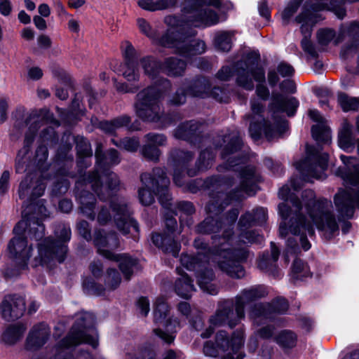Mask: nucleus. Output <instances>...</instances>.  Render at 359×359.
<instances>
[{
  "instance_id": "obj_33",
  "label": "nucleus",
  "mask_w": 359,
  "mask_h": 359,
  "mask_svg": "<svg viewBox=\"0 0 359 359\" xmlns=\"http://www.w3.org/2000/svg\"><path fill=\"white\" fill-rule=\"evenodd\" d=\"M79 198L81 212L88 218L94 220L95 217V215L94 213L95 199L93 195L88 191H83L81 193Z\"/></svg>"
},
{
  "instance_id": "obj_56",
  "label": "nucleus",
  "mask_w": 359,
  "mask_h": 359,
  "mask_svg": "<svg viewBox=\"0 0 359 359\" xmlns=\"http://www.w3.org/2000/svg\"><path fill=\"white\" fill-rule=\"evenodd\" d=\"M177 210L187 215H190L195 212L193 204L187 201L180 202L177 204Z\"/></svg>"
},
{
  "instance_id": "obj_7",
  "label": "nucleus",
  "mask_w": 359,
  "mask_h": 359,
  "mask_svg": "<svg viewBox=\"0 0 359 359\" xmlns=\"http://www.w3.org/2000/svg\"><path fill=\"white\" fill-rule=\"evenodd\" d=\"M266 294L264 287L261 285L252 286L244 289L236 297L235 311L231 301H226L221 304L215 314L210 318V326L202 332V338H209L214 332L215 327L227 324L230 327L238 325L245 318V306L246 304L255 301Z\"/></svg>"
},
{
  "instance_id": "obj_35",
  "label": "nucleus",
  "mask_w": 359,
  "mask_h": 359,
  "mask_svg": "<svg viewBox=\"0 0 359 359\" xmlns=\"http://www.w3.org/2000/svg\"><path fill=\"white\" fill-rule=\"evenodd\" d=\"M177 0H137V4L142 9L149 11H156L174 6Z\"/></svg>"
},
{
  "instance_id": "obj_45",
  "label": "nucleus",
  "mask_w": 359,
  "mask_h": 359,
  "mask_svg": "<svg viewBox=\"0 0 359 359\" xmlns=\"http://www.w3.org/2000/svg\"><path fill=\"white\" fill-rule=\"evenodd\" d=\"M339 102L344 111H356L359 109V98L351 97L345 94H340L338 97Z\"/></svg>"
},
{
  "instance_id": "obj_63",
  "label": "nucleus",
  "mask_w": 359,
  "mask_h": 359,
  "mask_svg": "<svg viewBox=\"0 0 359 359\" xmlns=\"http://www.w3.org/2000/svg\"><path fill=\"white\" fill-rule=\"evenodd\" d=\"M46 188V185L43 182V180L40 179L36 182V185L33 188L32 195L33 197L38 198L43 195L44 190Z\"/></svg>"
},
{
  "instance_id": "obj_59",
  "label": "nucleus",
  "mask_w": 359,
  "mask_h": 359,
  "mask_svg": "<svg viewBox=\"0 0 359 359\" xmlns=\"http://www.w3.org/2000/svg\"><path fill=\"white\" fill-rule=\"evenodd\" d=\"M258 10L259 15L266 20H269L271 17V12L266 0H261L259 2Z\"/></svg>"
},
{
  "instance_id": "obj_26",
  "label": "nucleus",
  "mask_w": 359,
  "mask_h": 359,
  "mask_svg": "<svg viewBox=\"0 0 359 359\" xmlns=\"http://www.w3.org/2000/svg\"><path fill=\"white\" fill-rule=\"evenodd\" d=\"M50 334V327L45 323L34 325L30 330L27 338V349H37L43 346Z\"/></svg>"
},
{
  "instance_id": "obj_20",
  "label": "nucleus",
  "mask_w": 359,
  "mask_h": 359,
  "mask_svg": "<svg viewBox=\"0 0 359 359\" xmlns=\"http://www.w3.org/2000/svg\"><path fill=\"white\" fill-rule=\"evenodd\" d=\"M111 208L114 214V222L118 229L124 235L131 233L133 238L136 240L139 226L137 222L130 217V212L125 201L114 198L111 202Z\"/></svg>"
},
{
  "instance_id": "obj_55",
  "label": "nucleus",
  "mask_w": 359,
  "mask_h": 359,
  "mask_svg": "<svg viewBox=\"0 0 359 359\" xmlns=\"http://www.w3.org/2000/svg\"><path fill=\"white\" fill-rule=\"evenodd\" d=\"M77 229L79 233L87 241L91 238L89 224L86 221H81L77 224Z\"/></svg>"
},
{
  "instance_id": "obj_3",
  "label": "nucleus",
  "mask_w": 359,
  "mask_h": 359,
  "mask_svg": "<svg viewBox=\"0 0 359 359\" xmlns=\"http://www.w3.org/2000/svg\"><path fill=\"white\" fill-rule=\"evenodd\" d=\"M182 12V18L168 15L164 18L168 29L161 37H158L157 32L145 19L137 18V25L140 32L156 44L171 48L175 53L189 58L202 54L206 50L203 41L194 38L196 32L191 27L216 25L219 22V16L216 12L208 8L205 0H185Z\"/></svg>"
},
{
  "instance_id": "obj_37",
  "label": "nucleus",
  "mask_w": 359,
  "mask_h": 359,
  "mask_svg": "<svg viewBox=\"0 0 359 359\" xmlns=\"http://www.w3.org/2000/svg\"><path fill=\"white\" fill-rule=\"evenodd\" d=\"M317 40L321 46H327L332 41L334 45H338L342 41V36H337L334 29L325 28L318 31Z\"/></svg>"
},
{
  "instance_id": "obj_24",
  "label": "nucleus",
  "mask_w": 359,
  "mask_h": 359,
  "mask_svg": "<svg viewBox=\"0 0 359 359\" xmlns=\"http://www.w3.org/2000/svg\"><path fill=\"white\" fill-rule=\"evenodd\" d=\"M288 309V303L284 298L276 299L272 304H255L250 312V317L254 323L258 324L260 319L271 318V313H284Z\"/></svg>"
},
{
  "instance_id": "obj_6",
  "label": "nucleus",
  "mask_w": 359,
  "mask_h": 359,
  "mask_svg": "<svg viewBox=\"0 0 359 359\" xmlns=\"http://www.w3.org/2000/svg\"><path fill=\"white\" fill-rule=\"evenodd\" d=\"M48 217L47 210L43 201H39L34 212L28 215L24 212L23 219L13 229L15 236L8 245V251L20 267L25 269L27 261L31 257L32 247L28 246L27 236L36 241L41 239L44 235L45 227L41 222L43 218Z\"/></svg>"
},
{
  "instance_id": "obj_27",
  "label": "nucleus",
  "mask_w": 359,
  "mask_h": 359,
  "mask_svg": "<svg viewBox=\"0 0 359 359\" xmlns=\"http://www.w3.org/2000/svg\"><path fill=\"white\" fill-rule=\"evenodd\" d=\"M309 116L313 121L317 123L311 128L313 137L318 142H328L331 137L330 130L325 123V118L316 109H310Z\"/></svg>"
},
{
  "instance_id": "obj_21",
  "label": "nucleus",
  "mask_w": 359,
  "mask_h": 359,
  "mask_svg": "<svg viewBox=\"0 0 359 359\" xmlns=\"http://www.w3.org/2000/svg\"><path fill=\"white\" fill-rule=\"evenodd\" d=\"M264 83L265 72L257 62H240L236 65V83L247 90L254 88V82Z\"/></svg>"
},
{
  "instance_id": "obj_36",
  "label": "nucleus",
  "mask_w": 359,
  "mask_h": 359,
  "mask_svg": "<svg viewBox=\"0 0 359 359\" xmlns=\"http://www.w3.org/2000/svg\"><path fill=\"white\" fill-rule=\"evenodd\" d=\"M199 130V125L197 122L191 121L181 124L175 131V137L177 139L190 140Z\"/></svg>"
},
{
  "instance_id": "obj_43",
  "label": "nucleus",
  "mask_w": 359,
  "mask_h": 359,
  "mask_svg": "<svg viewBox=\"0 0 359 359\" xmlns=\"http://www.w3.org/2000/svg\"><path fill=\"white\" fill-rule=\"evenodd\" d=\"M121 51L124 59V62L129 64L137 61V52L133 44L128 41H124L121 44Z\"/></svg>"
},
{
  "instance_id": "obj_62",
  "label": "nucleus",
  "mask_w": 359,
  "mask_h": 359,
  "mask_svg": "<svg viewBox=\"0 0 359 359\" xmlns=\"http://www.w3.org/2000/svg\"><path fill=\"white\" fill-rule=\"evenodd\" d=\"M257 95L264 100H266L270 95L268 88L262 83H259L256 87Z\"/></svg>"
},
{
  "instance_id": "obj_60",
  "label": "nucleus",
  "mask_w": 359,
  "mask_h": 359,
  "mask_svg": "<svg viewBox=\"0 0 359 359\" xmlns=\"http://www.w3.org/2000/svg\"><path fill=\"white\" fill-rule=\"evenodd\" d=\"M233 75L231 69L229 67H223L217 72L216 76L221 81H228Z\"/></svg>"
},
{
  "instance_id": "obj_64",
  "label": "nucleus",
  "mask_w": 359,
  "mask_h": 359,
  "mask_svg": "<svg viewBox=\"0 0 359 359\" xmlns=\"http://www.w3.org/2000/svg\"><path fill=\"white\" fill-rule=\"evenodd\" d=\"M12 11V5L10 0H0V13L8 16Z\"/></svg>"
},
{
  "instance_id": "obj_46",
  "label": "nucleus",
  "mask_w": 359,
  "mask_h": 359,
  "mask_svg": "<svg viewBox=\"0 0 359 359\" xmlns=\"http://www.w3.org/2000/svg\"><path fill=\"white\" fill-rule=\"evenodd\" d=\"M214 156L215 155L211 150L206 149L203 151L196 163L198 170L202 171L208 169L212 165Z\"/></svg>"
},
{
  "instance_id": "obj_2",
  "label": "nucleus",
  "mask_w": 359,
  "mask_h": 359,
  "mask_svg": "<svg viewBox=\"0 0 359 359\" xmlns=\"http://www.w3.org/2000/svg\"><path fill=\"white\" fill-rule=\"evenodd\" d=\"M290 186H283L278 192L280 198L290 202L292 208L285 202L278 205V214L282 221L279 226L280 237H286L291 233L286 243L285 261L289 262L290 255H297L301 252V248L304 251L310 249L311 243L307 237H311L315 233L314 226L324 231L328 238L339 232V226L332 213L331 201L327 199H316L315 193L311 189L303 191L302 199L294 198L291 193L297 191L302 186L301 178L292 177Z\"/></svg>"
},
{
  "instance_id": "obj_47",
  "label": "nucleus",
  "mask_w": 359,
  "mask_h": 359,
  "mask_svg": "<svg viewBox=\"0 0 359 359\" xmlns=\"http://www.w3.org/2000/svg\"><path fill=\"white\" fill-rule=\"evenodd\" d=\"M176 167H184L193 158V154L189 151L175 150L172 153Z\"/></svg>"
},
{
  "instance_id": "obj_15",
  "label": "nucleus",
  "mask_w": 359,
  "mask_h": 359,
  "mask_svg": "<svg viewBox=\"0 0 359 359\" xmlns=\"http://www.w3.org/2000/svg\"><path fill=\"white\" fill-rule=\"evenodd\" d=\"M55 234L58 240L54 241L47 238L39 243V260L36 259L37 263L35 266L48 264L54 261L61 263L65 260L67 252L65 242L70 239V228L65 224H59L55 230Z\"/></svg>"
},
{
  "instance_id": "obj_14",
  "label": "nucleus",
  "mask_w": 359,
  "mask_h": 359,
  "mask_svg": "<svg viewBox=\"0 0 359 359\" xmlns=\"http://www.w3.org/2000/svg\"><path fill=\"white\" fill-rule=\"evenodd\" d=\"M12 116L14 119V124L11 130V136L13 138L19 137L24 128L27 127L25 139L27 145L33 142L34 135L41 125L50 117L49 111L46 109H34L25 114L24 107L17 108Z\"/></svg>"
},
{
  "instance_id": "obj_18",
  "label": "nucleus",
  "mask_w": 359,
  "mask_h": 359,
  "mask_svg": "<svg viewBox=\"0 0 359 359\" xmlns=\"http://www.w3.org/2000/svg\"><path fill=\"white\" fill-rule=\"evenodd\" d=\"M306 154L305 159L294 164L304 180L310 181L311 178L324 179L327 168L328 155L317 151L313 147H307Z\"/></svg>"
},
{
  "instance_id": "obj_41",
  "label": "nucleus",
  "mask_w": 359,
  "mask_h": 359,
  "mask_svg": "<svg viewBox=\"0 0 359 359\" xmlns=\"http://www.w3.org/2000/svg\"><path fill=\"white\" fill-rule=\"evenodd\" d=\"M121 72L123 77L128 81H138L140 79V72L137 62L131 63L123 62L121 66Z\"/></svg>"
},
{
  "instance_id": "obj_16",
  "label": "nucleus",
  "mask_w": 359,
  "mask_h": 359,
  "mask_svg": "<svg viewBox=\"0 0 359 359\" xmlns=\"http://www.w3.org/2000/svg\"><path fill=\"white\" fill-rule=\"evenodd\" d=\"M267 218V210L264 208H257L252 212H247L242 215L238 223L239 234L237 236L236 242L238 248H244L248 244L253 243H261L264 238L262 236L254 231H247L255 224L264 223Z\"/></svg>"
},
{
  "instance_id": "obj_4",
  "label": "nucleus",
  "mask_w": 359,
  "mask_h": 359,
  "mask_svg": "<svg viewBox=\"0 0 359 359\" xmlns=\"http://www.w3.org/2000/svg\"><path fill=\"white\" fill-rule=\"evenodd\" d=\"M140 63L144 74L151 80L156 81L137 93L135 104L136 114L144 121L159 123L161 127H167L171 121H166L167 118L163 115L159 101L170 90L171 83L167 79L158 78L163 72V63L152 56L143 57Z\"/></svg>"
},
{
  "instance_id": "obj_22",
  "label": "nucleus",
  "mask_w": 359,
  "mask_h": 359,
  "mask_svg": "<svg viewBox=\"0 0 359 359\" xmlns=\"http://www.w3.org/2000/svg\"><path fill=\"white\" fill-rule=\"evenodd\" d=\"M165 224L168 233L166 234H152V242L157 248L162 249L165 252L171 253L174 257H177L180 250V245L174 239L173 231L177 225V222L171 216L166 219Z\"/></svg>"
},
{
  "instance_id": "obj_54",
  "label": "nucleus",
  "mask_w": 359,
  "mask_h": 359,
  "mask_svg": "<svg viewBox=\"0 0 359 359\" xmlns=\"http://www.w3.org/2000/svg\"><path fill=\"white\" fill-rule=\"evenodd\" d=\"M277 71L283 77L291 76L294 72L292 66L285 62H282L278 65Z\"/></svg>"
},
{
  "instance_id": "obj_49",
  "label": "nucleus",
  "mask_w": 359,
  "mask_h": 359,
  "mask_svg": "<svg viewBox=\"0 0 359 359\" xmlns=\"http://www.w3.org/2000/svg\"><path fill=\"white\" fill-rule=\"evenodd\" d=\"M121 283V277L118 271L108 269L105 278V284L109 290L116 289Z\"/></svg>"
},
{
  "instance_id": "obj_25",
  "label": "nucleus",
  "mask_w": 359,
  "mask_h": 359,
  "mask_svg": "<svg viewBox=\"0 0 359 359\" xmlns=\"http://www.w3.org/2000/svg\"><path fill=\"white\" fill-rule=\"evenodd\" d=\"M25 311L24 298L17 295L6 296L0 304V313L5 320H11L21 317Z\"/></svg>"
},
{
  "instance_id": "obj_48",
  "label": "nucleus",
  "mask_w": 359,
  "mask_h": 359,
  "mask_svg": "<svg viewBox=\"0 0 359 359\" xmlns=\"http://www.w3.org/2000/svg\"><path fill=\"white\" fill-rule=\"evenodd\" d=\"M112 142L117 147L130 152L135 151L140 146V142L137 138H125L121 140L119 143L113 139Z\"/></svg>"
},
{
  "instance_id": "obj_9",
  "label": "nucleus",
  "mask_w": 359,
  "mask_h": 359,
  "mask_svg": "<svg viewBox=\"0 0 359 359\" xmlns=\"http://www.w3.org/2000/svg\"><path fill=\"white\" fill-rule=\"evenodd\" d=\"M95 158L97 170L88 175L83 182L90 184L100 200H106L119 184L116 175L109 171V167L118 164L120 159L117 151L114 149H109L106 154L103 153L101 144L97 147Z\"/></svg>"
},
{
  "instance_id": "obj_29",
  "label": "nucleus",
  "mask_w": 359,
  "mask_h": 359,
  "mask_svg": "<svg viewBox=\"0 0 359 359\" xmlns=\"http://www.w3.org/2000/svg\"><path fill=\"white\" fill-rule=\"evenodd\" d=\"M186 62L176 57H167L163 63V72L170 76H180L186 69Z\"/></svg>"
},
{
  "instance_id": "obj_17",
  "label": "nucleus",
  "mask_w": 359,
  "mask_h": 359,
  "mask_svg": "<svg viewBox=\"0 0 359 359\" xmlns=\"http://www.w3.org/2000/svg\"><path fill=\"white\" fill-rule=\"evenodd\" d=\"M328 5L323 2L313 3L311 6V9L304 8L301 13H299L294 19V21L301 24V32L304 35V38L301 41V46L304 51L312 57H316L317 53L313 44L309 40L311 34L312 27L320 20V17L316 14L315 12L329 10Z\"/></svg>"
},
{
  "instance_id": "obj_53",
  "label": "nucleus",
  "mask_w": 359,
  "mask_h": 359,
  "mask_svg": "<svg viewBox=\"0 0 359 359\" xmlns=\"http://www.w3.org/2000/svg\"><path fill=\"white\" fill-rule=\"evenodd\" d=\"M28 148L26 147L20 150L16 158L15 169L17 172H22L25 165V156L28 152Z\"/></svg>"
},
{
  "instance_id": "obj_42",
  "label": "nucleus",
  "mask_w": 359,
  "mask_h": 359,
  "mask_svg": "<svg viewBox=\"0 0 359 359\" xmlns=\"http://www.w3.org/2000/svg\"><path fill=\"white\" fill-rule=\"evenodd\" d=\"M276 341L284 348H292L296 344L297 336L292 331L283 330L277 336Z\"/></svg>"
},
{
  "instance_id": "obj_50",
  "label": "nucleus",
  "mask_w": 359,
  "mask_h": 359,
  "mask_svg": "<svg viewBox=\"0 0 359 359\" xmlns=\"http://www.w3.org/2000/svg\"><path fill=\"white\" fill-rule=\"evenodd\" d=\"M145 143L151 144L158 148L160 146H163L166 142V137L158 133H149L144 136Z\"/></svg>"
},
{
  "instance_id": "obj_32",
  "label": "nucleus",
  "mask_w": 359,
  "mask_h": 359,
  "mask_svg": "<svg viewBox=\"0 0 359 359\" xmlns=\"http://www.w3.org/2000/svg\"><path fill=\"white\" fill-rule=\"evenodd\" d=\"M26 327L22 324H15L8 327L2 334L1 340L6 344L16 343L23 335Z\"/></svg>"
},
{
  "instance_id": "obj_34",
  "label": "nucleus",
  "mask_w": 359,
  "mask_h": 359,
  "mask_svg": "<svg viewBox=\"0 0 359 359\" xmlns=\"http://www.w3.org/2000/svg\"><path fill=\"white\" fill-rule=\"evenodd\" d=\"M175 290L177 294L182 298L188 299L194 291V285L187 274L182 273L175 283Z\"/></svg>"
},
{
  "instance_id": "obj_61",
  "label": "nucleus",
  "mask_w": 359,
  "mask_h": 359,
  "mask_svg": "<svg viewBox=\"0 0 359 359\" xmlns=\"http://www.w3.org/2000/svg\"><path fill=\"white\" fill-rule=\"evenodd\" d=\"M111 218L108 209L102 208L97 215V221L100 224H105Z\"/></svg>"
},
{
  "instance_id": "obj_38",
  "label": "nucleus",
  "mask_w": 359,
  "mask_h": 359,
  "mask_svg": "<svg viewBox=\"0 0 359 359\" xmlns=\"http://www.w3.org/2000/svg\"><path fill=\"white\" fill-rule=\"evenodd\" d=\"M290 276L293 280H298L310 277L311 273L307 264L300 259H295L292 265Z\"/></svg>"
},
{
  "instance_id": "obj_31",
  "label": "nucleus",
  "mask_w": 359,
  "mask_h": 359,
  "mask_svg": "<svg viewBox=\"0 0 359 359\" xmlns=\"http://www.w3.org/2000/svg\"><path fill=\"white\" fill-rule=\"evenodd\" d=\"M351 131V125L347 121H344L339 133L338 144L339 146L346 151H349L354 147Z\"/></svg>"
},
{
  "instance_id": "obj_23",
  "label": "nucleus",
  "mask_w": 359,
  "mask_h": 359,
  "mask_svg": "<svg viewBox=\"0 0 359 359\" xmlns=\"http://www.w3.org/2000/svg\"><path fill=\"white\" fill-rule=\"evenodd\" d=\"M210 88V83L207 79L198 78L193 81L186 93L184 89H178L170 102L173 104H182L185 102L187 95L201 98L209 97Z\"/></svg>"
},
{
  "instance_id": "obj_13",
  "label": "nucleus",
  "mask_w": 359,
  "mask_h": 359,
  "mask_svg": "<svg viewBox=\"0 0 359 359\" xmlns=\"http://www.w3.org/2000/svg\"><path fill=\"white\" fill-rule=\"evenodd\" d=\"M93 242L97 248V252L105 258L119 262V268L126 279H130L133 274V268L136 264V259L126 254H114L111 250L118 248L119 241L116 233L107 234L103 231L95 233Z\"/></svg>"
},
{
  "instance_id": "obj_28",
  "label": "nucleus",
  "mask_w": 359,
  "mask_h": 359,
  "mask_svg": "<svg viewBox=\"0 0 359 359\" xmlns=\"http://www.w3.org/2000/svg\"><path fill=\"white\" fill-rule=\"evenodd\" d=\"M271 254L264 253L258 261V268L273 276H278V271L276 267V262L279 257V250L275 243H271Z\"/></svg>"
},
{
  "instance_id": "obj_57",
  "label": "nucleus",
  "mask_w": 359,
  "mask_h": 359,
  "mask_svg": "<svg viewBox=\"0 0 359 359\" xmlns=\"http://www.w3.org/2000/svg\"><path fill=\"white\" fill-rule=\"evenodd\" d=\"M48 149L44 145L39 146L36 151V159L39 164H42L48 158Z\"/></svg>"
},
{
  "instance_id": "obj_10",
  "label": "nucleus",
  "mask_w": 359,
  "mask_h": 359,
  "mask_svg": "<svg viewBox=\"0 0 359 359\" xmlns=\"http://www.w3.org/2000/svg\"><path fill=\"white\" fill-rule=\"evenodd\" d=\"M340 158L344 166L338 169L337 174L346 184L356 187L358 191L353 195L348 190L339 191L334 197V203L341 216L350 218L353 215L354 205L359 208V168L355 166V158L344 155H341Z\"/></svg>"
},
{
  "instance_id": "obj_8",
  "label": "nucleus",
  "mask_w": 359,
  "mask_h": 359,
  "mask_svg": "<svg viewBox=\"0 0 359 359\" xmlns=\"http://www.w3.org/2000/svg\"><path fill=\"white\" fill-rule=\"evenodd\" d=\"M227 140H229V142L224 149L222 154V158L226 160L228 169L232 168L235 171H239L241 180L239 187L233 189L232 193L227 194H231L236 201H241L245 198V194L252 196L256 193L257 184L259 182L260 177L253 166L243 167L241 164L243 163V161L241 159L235 160L236 156L228 158V155L233 154L241 149L242 141L238 132L235 131L229 136H225L224 142Z\"/></svg>"
},
{
  "instance_id": "obj_19",
  "label": "nucleus",
  "mask_w": 359,
  "mask_h": 359,
  "mask_svg": "<svg viewBox=\"0 0 359 359\" xmlns=\"http://www.w3.org/2000/svg\"><path fill=\"white\" fill-rule=\"evenodd\" d=\"M168 306L163 297H158L154 304V322L156 324L162 325L165 331L160 328L154 330L155 334L168 344L172 343L175 339L174 333L176 328L180 327V324L177 319H167Z\"/></svg>"
},
{
  "instance_id": "obj_1",
  "label": "nucleus",
  "mask_w": 359,
  "mask_h": 359,
  "mask_svg": "<svg viewBox=\"0 0 359 359\" xmlns=\"http://www.w3.org/2000/svg\"><path fill=\"white\" fill-rule=\"evenodd\" d=\"M219 190L210 194V199L206 206L208 216L196 227L198 233H213V248L208 247L202 238L194 241V247L198 250L195 256L182 255V265L189 271H194L201 289L208 294H216L218 287L212 281L215 274L212 264L228 276L241 278L245 271L241 263L246 259L248 251L238 248L237 237L234 236L233 224L238 219L239 210L233 208L225 215L220 213L229 205L237 202L231 194L224 192L232 187L230 179L219 181Z\"/></svg>"
},
{
  "instance_id": "obj_12",
  "label": "nucleus",
  "mask_w": 359,
  "mask_h": 359,
  "mask_svg": "<svg viewBox=\"0 0 359 359\" xmlns=\"http://www.w3.org/2000/svg\"><path fill=\"white\" fill-rule=\"evenodd\" d=\"M244 344V332L242 330L235 331L229 338L226 331L220 330L215 336V344L207 341L203 351L206 356L216 358L219 353H224L222 359H243L245 354L241 351Z\"/></svg>"
},
{
  "instance_id": "obj_39",
  "label": "nucleus",
  "mask_w": 359,
  "mask_h": 359,
  "mask_svg": "<svg viewBox=\"0 0 359 359\" xmlns=\"http://www.w3.org/2000/svg\"><path fill=\"white\" fill-rule=\"evenodd\" d=\"M233 36L234 32H221L217 33L215 37L216 48L224 52L229 51L232 47Z\"/></svg>"
},
{
  "instance_id": "obj_40",
  "label": "nucleus",
  "mask_w": 359,
  "mask_h": 359,
  "mask_svg": "<svg viewBox=\"0 0 359 359\" xmlns=\"http://www.w3.org/2000/svg\"><path fill=\"white\" fill-rule=\"evenodd\" d=\"M130 122V117L123 116L116 118L111 121H102L100 123V128L106 133H113L117 129L127 126Z\"/></svg>"
},
{
  "instance_id": "obj_51",
  "label": "nucleus",
  "mask_w": 359,
  "mask_h": 359,
  "mask_svg": "<svg viewBox=\"0 0 359 359\" xmlns=\"http://www.w3.org/2000/svg\"><path fill=\"white\" fill-rule=\"evenodd\" d=\"M142 153L145 158L154 161H158L161 154L158 147L146 143L142 149Z\"/></svg>"
},
{
  "instance_id": "obj_30",
  "label": "nucleus",
  "mask_w": 359,
  "mask_h": 359,
  "mask_svg": "<svg viewBox=\"0 0 359 359\" xmlns=\"http://www.w3.org/2000/svg\"><path fill=\"white\" fill-rule=\"evenodd\" d=\"M76 147L78 154V164L79 166L88 167L90 162L88 160L92 156L93 152L90 143L83 137L77 136L75 137Z\"/></svg>"
},
{
  "instance_id": "obj_5",
  "label": "nucleus",
  "mask_w": 359,
  "mask_h": 359,
  "mask_svg": "<svg viewBox=\"0 0 359 359\" xmlns=\"http://www.w3.org/2000/svg\"><path fill=\"white\" fill-rule=\"evenodd\" d=\"M251 122L249 133L251 137L257 140L263 131L268 140L281 136L287 128V121L280 114L286 112L288 116H293L299 106L298 100L294 97H285L279 93H273L272 101L269 105V111L273 123L262 118V114L264 111V104L257 99L250 101Z\"/></svg>"
},
{
  "instance_id": "obj_44",
  "label": "nucleus",
  "mask_w": 359,
  "mask_h": 359,
  "mask_svg": "<svg viewBox=\"0 0 359 359\" xmlns=\"http://www.w3.org/2000/svg\"><path fill=\"white\" fill-rule=\"evenodd\" d=\"M302 0H292L281 13V19L284 25H287L291 18L297 11Z\"/></svg>"
},
{
  "instance_id": "obj_58",
  "label": "nucleus",
  "mask_w": 359,
  "mask_h": 359,
  "mask_svg": "<svg viewBox=\"0 0 359 359\" xmlns=\"http://www.w3.org/2000/svg\"><path fill=\"white\" fill-rule=\"evenodd\" d=\"M137 306L144 316L149 312V302L146 297H140L137 302Z\"/></svg>"
},
{
  "instance_id": "obj_11",
  "label": "nucleus",
  "mask_w": 359,
  "mask_h": 359,
  "mask_svg": "<svg viewBox=\"0 0 359 359\" xmlns=\"http://www.w3.org/2000/svg\"><path fill=\"white\" fill-rule=\"evenodd\" d=\"M140 180L142 187L138 191L140 203L144 205H149L154 201V196H158L162 206L172 210L170 197L168 194L170 180L165 176L163 169L156 168L152 172H144L141 175Z\"/></svg>"
},
{
  "instance_id": "obj_52",
  "label": "nucleus",
  "mask_w": 359,
  "mask_h": 359,
  "mask_svg": "<svg viewBox=\"0 0 359 359\" xmlns=\"http://www.w3.org/2000/svg\"><path fill=\"white\" fill-rule=\"evenodd\" d=\"M210 96L220 102H227L229 99V93L221 88H214L212 90H209Z\"/></svg>"
}]
</instances>
